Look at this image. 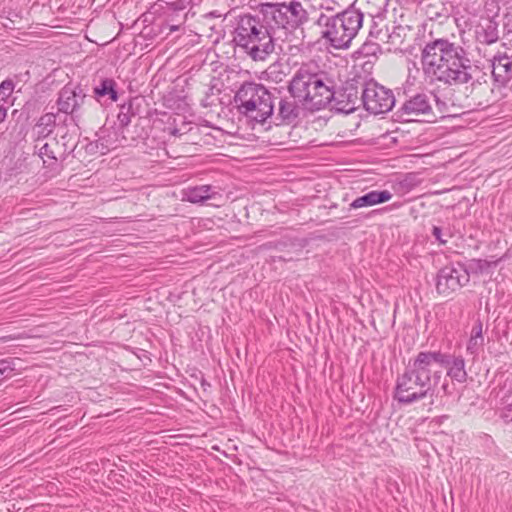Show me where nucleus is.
Listing matches in <instances>:
<instances>
[{"instance_id": "obj_24", "label": "nucleus", "mask_w": 512, "mask_h": 512, "mask_svg": "<svg viewBox=\"0 0 512 512\" xmlns=\"http://www.w3.org/2000/svg\"><path fill=\"white\" fill-rule=\"evenodd\" d=\"M13 371L11 362L9 360H0V378L9 376Z\"/></svg>"}, {"instance_id": "obj_19", "label": "nucleus", "mask_w": 512, "mask_h": 512, "mask_svg": "<svg viewBox=\"0 0 512 512\" xmlns=\"http://www.w3.org/2000/svg\"><path fill=\"white\" fill-rule=\"evenodd\" d=\"M94 94L98 98L108 95L113 102H116L118 100L116 82L111 78L101 80L100 84L94 88Z\"/></svg>"}, {"instance_id": "obj_33", "label": "nucleus", "mask_w": 512, "mask_h": 512, "mask_svg": "<svg viewBox=\"0 0 512 512\" xmlns=\"http://www.w3.org/2000/svg\"><path fill=\"white\" fill-rule=\"evenodd\" d=\"M178 28H179L178 26L172 25V26H170V31H176V30H178Z\"/></svg>"}, {"instance_id": "obj_34", "label": "nucleus", "mask_w": 512, "mask_h": 512, "mask_svg": "<svg viewBox=\"0 0 512 512\" xmlns=\"http://www.w3.org/2000/svg\"><path fill=\"white\" fill-rule=\"evenodd\" d=\"M447 388H448V384L442 385V389L444 390L445 393H447Z\"/></svg>"}, {"instance_id": "obj_21", "label": "nucleus", "mask_w": 512, "mask_h": 512, "mask_svg": "<svg viewBox=\"0 0 512 512\" xmlns=\"http://www.w3.org/2000/svg\"><path fill=\"white\" fill-rule=\"evenodd\" d=\"M56 118L57 115L54 113H46L43 116H41L37 124L38 128L41 129L39 133L46 135L50 134L52 132V128L56 123Z\"/></svg>"}, {"instance_id": "obj_11", "label": "nucleus", "mask_w": 512, "mask_h": 512, "mask_svg": "<svg viewBox=\"0 0 512 512\" xmlns=\"http://www.w3.org/2000/svg\"><path fill=\"white\" fill-rule=\"evenodd\" d=\"M85 98L86 94L80 86L66 85L58 95V110L73 115L83 105Z\"/></svg>"}, {"instance_id": "obj_31", "label": "nucleus", "mask_w": 512, "mask_h": 512, "mask_svg": "<svg viewBox=\"0 0 512 512\" xmlns=\"http://www.w3.org/2000/svg\"><path fill=\"white\" fill-rule=\"evenodd\" d=\"M349 102H351V103H352V105H351V106H349V107H347V108H346V107H342V108H339V110H345L346 112L353 111V110H354V108H355V107H354L355 101H351V100H350Z\"/></svg>"}, {"instance_id": "obj_18", "label": "nucleus", "mask_w": 512, "mask_h": 512, "mask_svg": "<svg viewBox=\"0 0 512 512\" xmlns=\"http://www.w3.org/2000/svg\"><path fill=\"white\" fill-rule=\"evenodd\" d=\"M483 345V324L480 320H477V322L475 323L471 330L470 338L466 346V351L467 353L476 356L481 351Z\"/></svg>"}, {"instance_id": "obj_28", "label": "nucleus", "mask_w": 512, "mask_h": 512, "mask_svg": "<svg viewBox=\"0 0 512 512\" xmlns=\"http://www.w3.org/2000/svg\"><path fill=\"white\" fill-rule=\"evenodd\" d=\"M433 235L434 237L442 244L446 243V240L442 238V231L439 227H433Z\"/></svg>"}, {"instance_id": "obj_12", "label": "nucleus", "mask_w": 512, "mask_h": 512, "mask_svg": "<svg viewBox=\"0 0 512 512\" xmlns=\"http://www.w3.org/2000/svg\"><path fill=\"white\" fill-rule=\"evenodd\" d=\"M432 94L418 93L404 102L402 105L403 115L410 117L426 116L436 118L432 109Z\"/></svg>"}, {"instance_id": "obj_1", "label": "nucleus", "mask_w": 512, "mask_h": 512, "mask_svg": "<svg viewBox=\"0 0 512 512\" xmlns=\"http://www.w3.org/2000/svg\"><path fill=\"white\" fill-rule=\"evenodd\" d=\"M421 62L427 76L461 87L467 107L486 106L491 101L493 89L487 74L472 65L461 46L447 39H436L423 48Z\"/></svg>"}, {"instance_id": "obj_7", "label": "nucleus", "mask_w": 512, "mask_h": 512, "mask_svg": "<svg viewBox=\"0 0 512 512\" xmlns=\"http://www.w3.org/2000/svg\"><path fill=\"white\" fill-rule=\"evenodd\" d=\"M235 102L241 114L259 123L273 114L272 95L261 84L244 83L235 95Z\"/></svg>"}, {"instance_id": "obj_13", "label": "nucleus", "mask_w": 512, "mask_h": 512, "mask_svg": "<svg viewBox=\"0 0 512 512\" xmlns=\"http://www.w3.org/2000/svg\"><path fill=\"white\" fill-rule=\"evenodd\" d=\"M492 75L500 84L507 83L512 78V58L506 53L497 54L492 60Z\"/></svg>"}, {"instance_id": "obj_16", "label": "nucleus", "mask_w": 512, "mask_h": 512, "mask_svg": "<svg viewBox=\"0 0 512 512\" xmlns=\"http://www.w3.org/2000/svg\"><path fill=\"white\" fill-rule=\"evenodd\" d=\"M219 195L211 185L188 187L182 191V200L191 203H202L209 199H215Z\"/></svg>"}, {"instance_id": "obj_5", "label": "nucleus", "mask_w": 512, "mask_h": 512, "mask_svg": "<svg viewBox=\"0 0 512 512\" xmlns=\"http://www.w3.org/2000/svg\"><path fill=\"white\" fill-rule=\"evenodd\" d=\"M234 42L254 61H264L271 55L278 39L268 24L262 20V15L239 16L234 31Z\"/></svg>"}, {"instance_id": "obj_2", "label": "nucleus", "mask_w": 512, "mask_h": 512, "mask_svg": "<svg viewBox=\"0 0 512 512\" xmlns=\"http://www.w3.org/2000/svg\"><path fill=\"white\" fill-rule=\"evenodd\" d=\"M259 13L262 20L274 30L283 53L297 56L305 50V31L309 14L302 3L292 0L289 3H263Z\"/></svg>"}, {"instance_id": "obj_4", "label": "nucleus", "mask_w": 512, "mask_h": 512, "mask_svg": "<svg viewBox=\"0 0 512 512\" xmlns=\"http://www.w3.org/2000/svg\"><path fill=\"white\" fill-rule=\"evenodd\" d=\"M289 92L310 110H320L333 99V81L313 62L302 64L289 84Z\"/></svg>"}, {"instance_id": "obj_3", "label": "nucleus", "mask_w": 512, "mask_h": 512, "mask_svg": "<svg viewBox=\"0 0 512 512\" xmlns=\"http://www.w3.org/2000/svg\"><path fill=\"white\" fill-rule=\"evenodd\" d=\"M431 351L419 352L408 361L396 381L394 398L401 404H412L434 395L442 371L434 367Z\"/></svg>"}, {"instance_id": "obj_22", "label": "nucleus", "mask_w": 512, "mask_h": 512, "mask_svg": "<svg viewBox=\"0 0 512 512\" xmlns=\"http://www.w3.org/2000/svg\"><path fill=\"white\" fill-rule=\"evenodd\" d=\"M14 90V83L12 80H5L0 84V102L7 105V99L10 97Z\"/></svg>"}, {"instance_id": "obj_10", "label": "nucleus", "mask_w": 512, "mask_h": 512, "mask_svg": "<svg viewBox=\"0 0 512 512\" xmlns=\"http://www.w3.org/2000/svg\"><path fill=\"white\" fill-rule=\"evenodd\" d=\"M435 357L434 367L446 368L447 376L456 383L463 384L467 381V371L465 369V360L462 356H455L441 351H431Z\"/></svg>"}, {"instance_id": "obj_8", "label": "nucleus", "mask_w": 512, "mask_h": 512, "mask_svg": "<svg viewBox=\"0 0 512 512\" xmlns=\"http://www.w3.org/2000/svg\"><path fill=\"white\" fill-rule=\"evenodd\" d=\"M361 99L365 109L375 115L389 112L395 104L392 90L372 80L365 84Z\"/></svg>"}, {"instance_id": "obj_30", "label": "nucleus", "mask_w": 512, "mask_h": 512, "mask_svg": "<svg viewBox=\"0 0 512 512\" xmlns=\"http://www.w3.org/2000/svg\"><path fill=\"white\" fill-rule=\"evenodd\" d=\"M477 267L481 270L487 269L490 266V262L487 260H477Z\"/></svg>"}, {"instance_id": "obj_9", "label": "nucleus", "mask_w": 512, "mask_h": 512, "mask_svg": "<svg viewBox=\"0 0 512 512\" xmlns=\"http://www.w3.org/2000/svg\"><path fill=\"white\" fill-rule=\"evenodd\" d=\"M469 279L470 275L463 265H448L438 272L436 290L447 297L466 285Z\"/></svg>"}, {"instance_id": "obj_32", "label": "nucleus", "mask_w": 512, "mask_h": 512, "mask_svg": "<svg viewBox=\"0 0 512 512\" xmlns=\"http://www.w3.org/2000/svg\"><path fill=\"white\" fill-rule=\"evenodd\" d=\"M11 339H13L11 336L0 337V342H6Z\"/></svg>"}, {"instance_id": "obj_29", "label": "nucleus", "mask_w": 512, "mask_h": 512, "mask_svg": "<svg viewBox=\"0 0 512 512\" xmlns=\"http://www.w3.org/2000/svg\"><path fill=\"white\" fill-rule=\"evenodd\" d=\"M8 106L0 102V123H2L7 116Z\"/></svg>"}, {"instance_id": "obj_27", "label": "nucleus", "mask_w": 512, "mask_h": 512, "mask_svg": "<svg viewBox=\"0 0 512 512\" xmlns=\"http://www.w3.org/2000/svg\"><path fill=\"white\" fill-rule=\"evenodd\" d=\"M319 7L325 10H334L336 0H320Z\"/></svg>"}, {"instance_id": "obj_35", "label": "nucleus", "mask_w": 512, "mask_h": 512, "mask_svg": "<svg viewBox=\"0 0 512 512\" xmlns=\"http://www.w3.org/2000/svg\"><path fill=\"white\" fill-rule=\"evenodd\" d=\"M124 121H126V122L128 121V117L126 115H124V118L121 119V122H124Z\"/></svg>"}, {"instance_id": "obj_20", "label": "nucleus", "mask_w": 512, "mask_h": 512, "mask_svg": "<svg viewBox=\"0 0 512 512\" xmlns=\"http://www.w3.org/2000/svg\"><path fill=\"white\" fill-rule=\"evenodd\" d=\"M403 31L402 27H393L392 32H389L388 28L385 31H380L378 33L380 40L385 41L388 44H391L393 46H397L402 43V35L401 32Z\"/></svg>"}, {"instance_id": "obj_26", "label": "nucleus", "mask_w": 512, "mask_h": 512, "mask_svg": "<svg viewBox=\"0 0 512 512\" xmlns=\"http://www.w3.org/2000/svg\"><path fill=\"white\" fill-rule=\"evenodd\" d=\"M432 100L436 102L437 109L439 113L443 114L447 112V104L444 101H441L437 96L432 95Z\"/></svg>"}, {"instance_id": "obj_23", "label": "nucleus", "mask_w": 512, "mask_h": 512, "mask_svg": "<svg viewBox=\"0 0 512 512\" xmlns=\"http://www.w3.org/2000/svg\"><path fill=\"white\" fill-rule=\"evenodd\" d=\"M58 143H54V145H57ZM39 156L43 159V162L45 163V158H48L50 160H57L56 152L53 149V144L45 143L39 148Z\"/></svg>"}, {"instance_id": "obj_36", "label": "nucleus", "mask_w": 512, "mask_h": 512, "mask_svg": "<svg viewBox=\"0 0 512 512\" xmlns=\"http://www.w3.org/2000/svg\"><path fill=\"white\" fill-rule=\"evenodd\" d=\"M172 133H173L174 135H176V134H178V130H177V129H174V130L172 131Z\"/></svg>"}, {"instance_id": "obj_15", "label": "nucleus", "mask_w": 512, "mask_h": 512, "mask_svg": "<svg viewBox=\"0 0 512 512\" xmlns=\"http://www.w3.org/2000/svg\"><path fill=\"white\" fill-rule=\"evenodd\" d=\"M392 198V193L388 190H372L360 197H357L350 204L351 209H360L371 207L377 204L385 203Z\"/></svg>"}, {"instance_id": "obj_25", "label": "nucleus", "mask_w": 512, "mask_h": 512, "mask_svg": "<svg viewBox=\"0 0 512 512\" xmlns=\"http://www.w3.org/2000/svg\"><path fill=\"white\" fill-rule=\"evenodd\" d=\"M501 418L505 422H512V403L503 408L501 412Z\"/></svg>"}, {"instance_id": "obj_14", "label": "nucleus", "mask_w": 512, "mask_h": 512, "mask_svg": "<svg viewBox=\"0 0 512 512\" xmlns=\"http://www.w3.org/2000/svg\"><path fill=\"white\" fill-rule=\"evenodd\" d=\"M476 39L482 44H493L499 39L498 23L492 18L483 19L475 29Z\"/></svg>"}, {"instance_id": "obj_17", "label": "nucleus", "mask_w": 512, "mask_h": 512, "mask_svg": "<svg viewBox=\"0 0 512 512\" xmlns=\"http://www.w3.org/2000/svg\"><path fill=\"white\" fill-rule=\"evenodd\" d=\"M293 99L285 98L279 101L278 113L276 118L282 122L290 124L294 122L299 116V107Z\"/></svg>"}, {"instance_id": "obj_6", "label": "nucleus", "mask_w": 512, "mask_h": 512, "mask_svg": "<svg viewBox=\"0 0 512 512\" xmlns=\"http://www.w3.org/2000/svg\"><path fill=\"white\" fill-rule=\"evenodd\" d=\"M363 13L348 9L329 17L321 13L316 24L323 28L322 36L336 49H346L357 36L363 24Z\"/></svg>"}]
</instances>
